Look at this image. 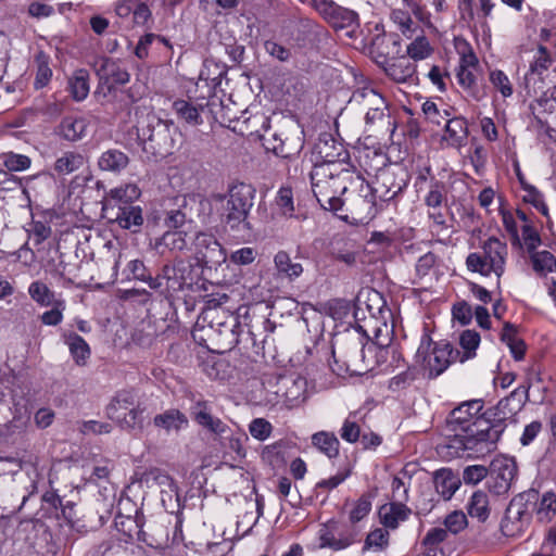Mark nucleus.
Masks as SVG:
<instances>
[{
	"mask_svg": "<svg viewBox=\"0 0 556 556\" xmlns=\"http://www.w3.org/2000/svg\"><path fill=\"white\" fill-rule=\"evenodd\" d=\"M446 422L455 432L446 446L455 450L457 455L460 451L488 454L495 448L503 433L501 425H493L484 417H472L463 403L450 413Z\"/></svg>",
	"mask_w": 556,
	"mask_h": 556,
	"instance_id": "f257e3e1",
	"label": "nucleus"
},
{
	"mask_svg": "<svg viewBox=\"0 0 556 556\" xmlns=\"http://www.w3.org/2000/svg\"><path fill=\"white\" fill-rule=\"evenodd\" d=\"M312 191L324 210L338 213L342 198L356 176L350 164H315L309 173Z\"/></svg>",
	"mask_w": 556,
	"mask_h": 556,
	"instance_id": "f03ea898",
	"label": "nucleus"
},
{
	"mask_svg": "<svg viewBox=\"0 0 556 556\" xmlns=\"http://www.w3.org/2000/svg\"><path fill=\"white\" fill-rule=\"evenodd\" d=\"M255 193L252 185L240 182L231 186L227 195H219L223 202L222 218L231 231L244 235L251 230L248 217L254 205Z\"/></svg>",
	"mask_w": 556,
	"mask_h": 556,
	"instance_id": "7ed1b4c3",
	"label": "nucleus"
},
{
	"mask_svg": "<svg viewBox=\"0 0 556 556\" xmlns=\"http://www.w3.org/2000/svg\"><path fill=\"white\" fill-rule=\"evenodd\" d=\"M177 132L174 123L162 119L154 113L142 116L137 124V136L148 157H164L174 148L173 135Z\"/></svg>",
	"mask_w": 556,
	"mask_h": 556,
	"instance_id": "20e7f679",
	"label": "nucleus"
},
{
	"mask_svg": "<svg viewBox=\"0 0 556 556\" xmlns=\"http://www.w3.org/2000/svg\"><path fill=\"white\" fill-rule=\"evenodd\" d=\"M352 186L358 187V190L342 198V210L334 214L354 225L367 224L378 211L376 195L371 186L359 176H356Z\"/></svg>",
	"mask_w": 556,
	"mask_h": 556,
	"instance_id": "39448f33",
	"label": "nucleus"
},
{
	"mask_svg": "<svg viewBox=\"0 0 556 556\" xmlns=\"http://www.w3.org/2000/svg\"><path fill=\"white\" fill-rule=\"evenodd\" d=\"M481 249L482 252H473L467 256V268L483 276H490L493 273L500 279L505 271L507 244L496 237H490L481 243Z\"/></svg>",
	"mask_w": 556,
	"mask_h": 556,
	"instance_id": "423d86ee",
	"label": "nucleus"
},
{
	"mask_svg": "<svg viewBox=\"0 0 556 556\" xmlns=\"http://www.w3.org/2000/svg\"><path fill=\"white\" fill-rule=\"evenodd\" d=\"M264 384L267 401L274 405L298 406L306 397V379L294 374L270 376Z\"/></svg>",
	"mask_w": 556,
	"mask_h": 556,
	"instance_id": "0eeeda50",
	"label": "nucleus"
},
{
	"mask_svg": "<svg viewBox=\"0 0 556 556\" xmlns=\"http://www.w3.org/2000/svg\"><path fill=\"white\" fill-rule=\"evenodd\" d=\"M430 338L424 337L416 353V362L428 372V378L440 376L459 357V351L454 350L448 342L437 343L431 352Z\"/></svg>",
	"mask_w": 556,
	"mask_h": 556,
	"instance_id": "6e6552de",
	"label": "nucleus"
},
{
	"mask_svg": "<svg viewBox=\"0 0 556 556\" xmlns=\"http://www.w3.org/2000/svg\"><path fill=\"white\" fill-rule=\"evenodd\" d=\"M531 519L530 504L525 494L515 496L506 508L501 531L507 538L520 535Z\"/></svg>",
	"mask_w": 556,
	"mask_h": 556,
	"instance_id": "1a4fd4ad",
	"label": "nucleus"
},
{
	"mask_svg": "<svg viewBox=\"0 0 556 556\" xmlns=\"http://www.w3.org/2000/svg\"><path fill=\"white\" fill-rule=\"evenodd\" d=\"M407 186V174L402 168L379 169L376 175L375 186L371 187L376 198L388 202L400 194Z\"/></svg>",
	"mask_w": 556,
	"mask_h": 556,
	"instance_id": "9d476101",
	"label": "nucleus"
},
{
	"mask_svg": "<svg viewBox=\"0 0 556 556\" xmlns=\"http://www.w3.org/2000/svg\"><path fill=\"white\" fill-rule=\"evenodd\" d=\"M518 467L515 458L508 456H497L490 464L489 488L495 494L508 492L513 481L517 476Z\"/></svg>",
	"mask_w": 556,
	"mask_h": 556,
	"instance_id": "9b49d317",
	"label": "nucleus"
},
{
	"mask_svg": "<svg viewBox=\"0 0 556 556\" xmlns=\"http://www.w3.org/2000/svg\"><path fill=\"white\" fill-rule=\"evenodd\" d=\"M166 293L172 294L190 288L194 282L193 265L181 257L162 267Z\"/></svg>",
	"mask_w": 556,
	"mask_h": 556,
	"instance_id": "f8f14e48",
	"label": "nucleus"
},
{
	"mask_svg": "<svg viewBox=\"0 0 556 556\" xmlns=\"http://www.w3.org/2000/svg\"><path fill=\"white\" fill-rule=\"evenodd\" d=\"M93 67L99 78V88L106 89L104 94L112 92L116 86L126 85L130 79L127 70L118 61L110 58L98 59Z\"/></svg>",
	"mask_w": 556,
	"mask_h": 556,
	"instance_id": "ddd939ff",
	"label": "nucleus"
},
{
	"mask_svg": "<svg viewBox=\"0 0 556 556\" xmlns=\"http://www.w3.org/2000/svg\"><path fill=\"white\" fill-rule=\"evenodd\" d=\"M193 245L197 265L201 267L214 268L226 261L224 249L213 235L199 233Z\"/></svg>",
	"mask_w": 556,
	"mask_h": 556,
	"instance_id": "4468645a",
	"label": "nucleus"
},
{
	"mask_svg": "<svg viewBox=\"0 0 556 556\" xmlns=\"http://www.w3.org/2000/svg\"><path fill=\"white\" fill-rule=\"evenodd\" d=\"M315 164H349V152L331 134L319 135L313 148Z\"/></svg>",
	"mask_w": 556,
	"mask_h": 556,
	"instance_id": "2eb2a0df",
	"label": "nucleus"
},
{
	"mask_svg": "<svg viewBox=\"0 0 556 556\" xmlns=\"http://www.w3.org/2000/svg\"><path fill=\"white\" fill-rule=\"evenodd\" d=\"M551 65L552 59L547 49L544 46H539L536 55L523 78L525 89L528 94L543 92L545 78Z\"/></svg>",
	"mask_w": 556,
	"mask_h": 556,
	"instance_id": "dca6fc26",
	"label": "nucleus"
},
{
	"mask_svg": "<svg viewBox=\"0 0 556 556\" xmlns=\"http://www.w3.org/2000/svg\"><path fill=\"white\" fill-rule=\"evenodd\" d=\"M364 344L362 340L356 337L348 338L345 341L339 343L337 349L332 350V356L334 362L341 361L342 366L337 370L332 368L333 372H338L342 369L350 372L357 371V365L363 361Z\"/></svg>",
	"mask_w": 556,
	"mask_h": 556,
	"instance_id": "f3484780",
	"label": "nucleus"
},
{
	"mask_svg": "<svg viewBox=\"0 0 556 556\" xmlns=\"http://www.w3.org/2000/svg\"><path fill=\"white\" fill-rule=\"evenodd\" d=\"M190 415L200 427L216 438H223L230 432L229 426L212 414V407L207 401L194 402L190 408Z\"/></svg>",
	"mask_w": 556,
	"mask_h": 556,
	"instance_id": "a211bd4d",
	"label": "nucleus"
},
{
	"mask_svg": "<svg viewBox=\"0 0 556 556\" xmlns=\"http://www.w3.org/2000/svg\"><path fill=\"white\" fill-rule=\"evenodd\" d=\"M402 40L399 34L383 33L375 36L370 46V54L372 60L380 67L387 62L392 61L402 53Z\"/></svg>",
	"mask_w": 556,
	"mask_h": 556,
	"instance_id": "6ab92c4d",
	"label": "nucleus"
},
{
	"mask_svg": "<svg viewBox=\"0 0 556 556\" xmlns=\"http://www.w3.org/2000/svg\"><path fill=\"white\" fill-rule=\"evenodd\" d=\"M25 543L26 556H55L58 553V545L47 530L38 531L33 527Z\"/></svg>",
	"mask_w": 556,
	"mask_h": 556,
	"instance_id": "aec40b11",
	"label": "nucleus"
},
{
	"mask_svg": "<svg viewBox=\"0 0 556 556\" xmlns=\"http://www.w3.org/2000/svg\"><path fill=\"white\" fill-rule=\"evenodd\" d=\"M529 389L530 386L519 387L497 403L495 407L497 422L495 425H501L504 428L503 421L516 415L523 407L529 397Z\"/></svg>",
	"mask_w": 556,
	"mask_h": 556,
	"instance_id": "412c9836",
	"label": "nucleus"
},
{
	"mask_svg": "<svg viewBox=\"0 0 556 556\" xmlns=\"http://www.w3.org/2000/svg\"><path fill=\"white\" fill-rule=\"evenodd\" d=\"M381 68L389 78L397 84L414 81L417 72L415 62L403 53L387 62Z\"/></svg>",
	"mask_w": 556,
	"mask_h": 556,
	"instance_id": "4be33fe9",
	"label": "nucleus"
},
{
	"mask_svg": "<svg viewBox=\"0 0 556 556\" xmlns=\"http://www.w3.org/2000/svg\"><path fill=\"white\" fill-rule=\"evenodd\" d=\"M190 239L187 230H168L156 242V249L161 255L179 257V254L190 250Z\"/></svg>",
	"mask_w": 556,
	"mask_h": 556,
	"instance_id": "5701e85b",
	"label": "nucleus"
},
{
	"mask_svg": "<svg viewBox=\"0 0 556 556\" xmlns=\"http://www.w3.org/2000/svg\"><path fill=\"white\" fill-rule=\"evenodd\" d=\"M350 103L364 113L388 104L383 96L370 86H364L354 90L350 98Z\"/></svg>",
	"mask_w": 556,
	"mask_h": 556,
	"instance_id": "b1692460",
	"label": "nucleus"
},
{
	"mask_svg": "<svg viewBox=\"0 0 556 556\" xmlns=\"http://www.w3.org/2000/svg\"><path fill=\"white\" fill-rule=\"evenodd\" d=\"M137 393L131 389H123L115 393L106 406V416L112 419H119V415L139 404Z\"/></svg>",
	"mask_w": 556,
	"mask_h": 556,
	"instance_id": "393cba45",
	"label": "nucleus"
},
{
	"mask_svg": "<svg viewBox=\"0 0 556 556\" xmlns=\"http://www.w3.org/2000/svg\"><path fill=\"white\" fill-rule=\"evenodd\" d=\"M88 123L83 117L66 116L56 128V134L64 140L75 142L85 137Z\"/></svg>",
	"mask_w": 556,
	"mask_h": 556,
	"instance_id": "a878e982",
	"label": "nucleus"
},
{
	"mask_svg": "<svg viewBox=\"0 0 556 556\" xmlns=\"http://www.w3.org/2000/svg\"><path fill=\"white\" fill-rule=\"evenodd\" d=\"M140 189L135 184L113 188L104 198L105 205L112 208L118 205H132L131 203L140 197Z\"/></svg>",
	"mask_w": 556,
	"mask_h": 556,
	"instance_id": "bb28decb",
	"label": "nucleus"
},
{
	"mask_svg": "<svg viewBox=\"0 0 556 556\" xmlns=\"http://www.w3.org/2000/svg\"><path fill=\"white\" fill-rule=\"evenodd\" d=\"M189 421L187 416L176 408H169L161 414H157L153 418V425L163 429L167 432L176 431L178 432L182 428L188 426Z\"/></svg>",
	"mask_w": 556,
	"mask_h": 556,
	"instance_id": "cd10ccee",
	"label": "nucleus"
},
{
	"mask_svg": "<svg viewBox=\"0 0 556 556\" xmlns=\"http://www.w3.org/2000/svg\"><path fill=\"white\" fill-rule=\"evenodd\" d=\"M445 135L443 139L447 141L451 147L459 148L464 146L468 138V125L462 117H450L445 124Z\"/></svg>",
	"mask_w": 556,
	"mask_h": 556,
	"instance_id": "c85d7f7f",
	"label": "nucleus"
},
{
	"mask_svg": "<svg viewBox=\"0 0 556 556\" xmlns=\"http://www.w3.org/2000/svg\"><path fill=\"white\" fill-rule=\"evenodd\" d=\"M433 482L437 492L445 500H450L460 485V480L451 469L442 468L434 472Z\"/></svg>",
	"mask_w": 556,
	"mask_h": 556,
	"instance_id": "c756f323",
	"label": "nucleus"
},
{
	"mask_svg": "<svg viewBox=\"0 0 556 556\" xmlns=\"http://www.w3.org/2000/svg\"><path fill=\"white\" fill-rule=\"evenodd\" d=\"M410 509L401 501L383 505L379 509V517L386 528L395 529L401 521L407 519Z\"/></svg>",
	"mask_w": 556,
	"mask_h": 556,
	"instance_id": "7c9ffc66",
	"label": "nucleus"
},
{
	"mask_svg": "<svg viewBox=\"0 0 556 556\" xmlns=\"http://www.w3.org/2000/svg\"><path fill=\"white\" fill-rule=\"evenodd\" d=\"M114 220L122 228L136 232L143 223L142 211L136 205H118Z\"/></svg>",
	"mask_w": 556,
	"mask_h": 556,
	"instance_id": "2f4dec72",
	"label": "nucleus"
},
{
	"mask_svg": "<svg viewBox=\"0 0 556 556\" xmlns=\"http://www.w3.org/2000/svg\"><path fill=\"white\" fill-rule=\"evenodd\" d=\"M239 328L240 324L235 316H230L228 320L218 325V329L215 330L217 340L225 350H231L239 343Z\"/></svg>",
	"mask_w": 556,
	"mask_h": 556,
	"instance_id": "473e14b6",
	"label": "nucleus"
},
{
	"mask_svg": "<svg viewBox=\"0 0 556 556\" xmlns=\"http://www.w3.org/2000/svg\"><path fill=\"white\" fill-rule=\"evenodd\" d=\"M98 164L102 170L119 173L128 166L129 157L121 150L110 149L101 154Z\"/></svg>",
	"mask_w": 556,
	"mask_h": 556,
	"instance_id": "72a5a7b5",
	"label": "nucleus"
},
{
	"mask_svg": "<svg viewBox=\"0 0 556 556\" xmlns=\"http://www.w3.org/2000/svg\"><path fill=\"white\" fill-rule=\"evenodd\" d=\"M467 511L470 517L477 518L480 522H485L490 516V503L486 493L476 491L469 498Z\"/></svg>",
	"mask_w": 556,
	"mask_h": 556,
	"instance_id": "f704fd0d",
	"label": "nucleus"
},
{
	"mask_svg": "<svg viewBox=\"0 0 556 556\" xmlns=\"http://www.w3.org/2000/svg\"><path fill=\"white\" fill-rule=\"evenodd\" d=\"M501 340L508 345L516 361H521L525 357L526 344L523 340L517 337V328L515 325L510 323L504 324Z\"/></svg>",
	"mask_w": 556,
	"mask_h": 556,
	"instance_id": "c9c22d12",
	"label": "nucleus"
},
{
	"mask_svg": "<svg viewBox=\"0 0 556 556\" xmlns=\"http://www.w3.org/2000/svg\"><path fill=\"white\" fill-rule=\"evenodd\" d=\"M275 268L280 276L294 280L303 273V266L300 263L292 262L286 251H279L274 257Z\"/></svg>",
	"mask_w": 556,
	"mask_h": 556,
	"instance_id": "e433bc0d",
	"label": "nucleus"
},
{
	"mask_svg": "<svg viewBox=\"0 0 556 556\" xmlns=\"http://www.w3.org/2000/svg\"><path fill=\"white\" fill-rule=\"evenodd\" d=\"M68 90L76 101H83L89 93V73L85 68L76 70L68 79Z\"/></svg>",
	"mask_w": 556,
	"mask_h": 556,
	"instance_id": "4c0bfd02",
	"label": "nucleus"
},
{
	"mask_svg": "<svg viewBox=\"0 0 556 556\" xmlns=\"http://www.w3.org/2000/svg\"><path fill=\"white\" fill-rule=\"evenodd\" d=\"M146 407L141 405V403L134 406L131 409L119 415V419H112L115 421L122 429L125 430H142L144 417L143 413Z\"/></svg>",
	"mask_w": 556,
	"mask_h": 556,
	"instance_id": "58836bf2",
	"label": "nucleus"
},
{
	"mask_svg": "<svg viewBox=\"0 0 556 556\" xmlns=\"http://www.w3.org/2000/svg\"><path fill=\"white\" fill-rule=\"evenodd\" d=\"M289 448L288 442L280 440L266 445L261 453L262 459L271 467H280L286 463V453Z\"/></svg>",
	"mask_w": 556,
	"mask_h": 556,
	"instance_id": "ea45409f",
	"label": "nucleus"
},
{
	"mask_svg": "<svg viewBox=\"0 0 556 556\" xmlns=\"http://www.w3.org/2000/svg\"><path fill=\"white\" fill-rule=\"evenodd\" d=\"M85 164V157L77 152L68 151L56 159L54 170L60 175H68L76 172Z\"/></svg>",
	"mask_w": 556,
	"mask_h": 556,
	"instance_id": "a19ab883",
	"label": "nucleus"
},
{
	"mask_svg": "<svg viewBox=\"0 0 556 556\" xmlns=\"http://www.w3.org/2000/svg\"><path fill=\"white\" fill-rule=\"evenodd\" d=\"M312 443L330 458L339 454L340 442L333 433L326 431L317 432L313 434Z\"/></svg>",
	"mask_w": 556,
	"mask_h": 556,
	"instance_id": "79ce46f5",
	"label": "nucleus"
},
{
	"mask_svg": "<svg viewBox=\"0 0 556 556\" xmlns=\"http://www.w3.org/2000/svg\"><path fill=\"white\" fill-rule=\"evenodd\" d=\"M477 64L478 59L473 53L463 55L459 70L457 73V78L459 85L464 89L471 88L475 85V83H477L476 75L470 70V67H475Z\"/></svg>",
	"mask_w": 556,
	"mask_h": 556,
	"instance_id": "37998d69",
	"label": "nucleus"
},
{
	"mask_svg": "<svg viewBox=\"0 0 556 556\" xmlns=\"http://www.w3.org/2000/svg\"><path fill=\"white\" fill-rule=\"evenodd\" d=\"M173 109L177 116L185 121L187 124L197 126L202 124V118L199 112V108L186 100H176L173 103Z\"/></svg>",
	"mask_w": 556,
	"mask_h": 556,
	"instance_id": "c03bdc74",
	"label": "nucleus"
},
{
	"mask_svg": "<svg viewBox=\"0 0 556 556\" xmlns=\"http://www.w3.org/2000/svg\"><path fill=\"white\" fill-rule=\"evenodd\" d=\"M365 123L367 126L371 128L377 129H383L390 130L391 126L393 125L391 121V115L389 112V105H382L376 110H371L367 113H365Z\"/></svg>",
	"mask_w": 556,
	"mask_h": 556,
	"instance_id": "a18cd8bd",
	"label": "nucleus"
},
{
	"mask_svg": "<svg viewBox=\"0 0 556 556\" xmlns=\"http://www.w3.org/2000/svg\"><path fill=\"white\" fill-rule=\"evenodd\" d=\"M65 341L77 364H84L90 356V349L87 342L77 333L71 332L65 337Z\"/></svg>",
	"mask_w": 556,
	"mask_h": 556,
	"instance_id": "49530a36",
	"label": "nucleus"
},
{
	"mask_svg": "<svg viewBox=\"0 0 556 556\" xmlns=\"http://www.w3.org/2000/svg\"><path fill=\"white\" fill-rule=\"evenodd\" d=\"M28 293L31 300L41 306H50L55 303L54 292L42 281H34L28 287Z\"/></svg>",
	"mask_w": 556,
	"mask_h": 556,
	"instance_id": "de8ad7c7",
	"label": "nucleus"
},
{
	"mask_svg": "<svg viewBox=\"0 0 556 556\" xmlns=\"http://www.w3.org/2000/svg\"><path fill=\"white\" fill-rule=\"evenodd\" d=\"M391 21L399 27L402 35L412 38L418 26L413 21L410 14L402 9H394L390 13Z\"/></svg>",
	"mask_w": 556,
	"mask_h": 556,
	"instance_id": "09e8293b",
	"label": "nucleus"
},
{
	"mask_svg": "<svg viewBox=\"0 0 556 556\" xmlns=\"http://www.w3.org/2000/svg\"><path fill=\"white\" fill-rule=\"evenodd\" d=\"M432 52V48L425 36H417L406 48V56L409 60L419 61L427 59Z\"/></svg>",
	"mask_w": 556,
	"mask_h": 556,
	"instance_id": "8fccbe9b",
	"label": "nucleus"
},
{
	"mask_svg": "<svg viewBox=\"0 0 556 556\" xmlns=\"http://www.w3.org/2000/svg\"><path fill=\"white\" fill-rule=\"evenodd\" d=\"M358 20V15L353 10L336 4L329 24L336 28L352 26Z\"/></svg>",
	"mask_w": 556,
	"mask_h": 556,
	"instance_id": "3c124183",
	"label": "nucleus"
},
{
	"mask_svg": "<svg viewBox=\"0 0 556 556\" xmlns=\"http://www.w3.org/2000/svg\"><path fill=\"white\" fill-rule=\"evenodd\" d=\"M556 515V494L546 492L542 495L536 509L538 519L541 522H549Z\"/></svg>",
	"mask_w": 556,
	"mask_h": 556,
	"instance_id": "603ef678",
	"label": "nucleus"
},
{
	"mask_svg": "<svg viewBox=\"0 0 556 556\" xmlns=\"http://www.w3.org/2000/svg\"><path fill=\"white\" fill-rule=\"evenodd\" d=\"M480 343V334L475 330H465L459 338V344L464 350L463 355L459 354V362L465 361L475 356V351Z\"/></svg>",
	"mask_w": 556,
	"mask_h": 556,
	"instance_id": "864d4df0",
	"label": "nucleus"
},
{
	"mask_svg": "<svg viewBox=\"0 0 556 556\" xmlns=\"http://www.w3.org/2000/svg\"><path fill=\"white\" fill-rule=\"evenodd\" d=\"M389 545V532L383 528H377L370 531L364 543V551L372 549L375 552H380L387 548Z\"/></svg>",
	"mask_w": 556,
	"mask_h": 556,
	"instance_id": "5fc2aeb1",
	"label": "nucleus"
},
{
	"mask_svg": "<svg viewBox=\"0 0 556 556\" xmlns=\"http://www.w3.org/2000/svg\"><path fill=\"white\" fill-rule=\"evenodd\" d=\"M533 269L539 274L556 271V258L549 251H540L531 255Z\"/></svg>",
	"mask_w": 556,
	"mask_h": 556,
	"instance_id": "6e6d98bb",
	"label": "nucleus"
},
{
	"mask_svg": "<svg viewBox=\"0 0 556 556\" xmlns=\"http://www.w3.org/2000/svg\"><path fill=\"white\" fill-rule=\"evenodd\" d=\"M422 112L427 119L438 126L444 125L445 122L451 117V113L447 109H439V106L432 101H426L422 104Z\"/></svg>",
	"mask_w": 556,
	"mask_h": 556,
	"instance_id": "4d7b16f0",
	"label": "nucleus"
},
{
	"mask_svg": "<svg viewBox=\"0 0 556 556\" xmlns=\"http://www.w3.org/2000/svg\"><path fill=\"white\" fill-rule=\"evenodd\" d=\"M447 539V530L443 528L430 529L422 539V548L443 552L441 544Z\"/></svg>",
	"mask_w": 556,
	"mask_h": 556,
	"instance_id": "13d9d810",
	"label": "nucleus"
},
{
	"mask_svg": "<svg viewBox=\"0 0 556 556\" xmlns=\"http://www.w3.org/2000/svg\"><path fill=\"white\" fill-rule=\"evenodd\" d=\"M3 165L11 172H22L29 168L31 161L27 155L17 153L3 154Z\"/></svg>",
	"mask_w": 556,
	"mask_h": 556,
	"instance_id": "bf43d9fd",
	"label": "nucleus"
},
{
	"mask_svg": "<svg viewBox=\"0 0 556 556\" xmlns=\"http://www.w3.org/2000/svg\"><path fill=\"white\" fill-rule=\"evenodd\" d=\"M489 78L494 88L497 89L504 98H508L513 94L511 83L503 71H492Z\"/></svg>",
	"mask_w": 556,
	"mask_h": 556,
	"instance_id": "052dcab7",
	"label": "nucleus"
},
{
	"mask_svg": "<svg viewBox=\"0 0 556 556\" xmlns=\"http://www.w3.org/2000/svg\"><path fill=\"white\" fill-rule=\"evenodd\" d=\"M371 510L370 495L363 494L355 503L350 511V521L356 523L365 518Z\"/></svg>",
	"mask_w": 556,
	"mask_h": 556,
	"instance_id": "680f3d73",
	"label": "nucleus"
},
{
	"mask_svg": "<svg viewBox=\"0 0 556 556\" xmlns=\"http://www.w3.org/2000/svg\"><path fill=\"white\" fill-rule=\"evenodd\" d=\"M249 431L254 439L264 441L271 434L273 426L264 418H255L250 422Z\"/></svg>",
	"mask_w": 556,
	"mask_h": 556,
	"instance_id": "e2e57ef3",
	"label": "nucleus"
},
{
	"mask_svg": "<svg viewBox=\"0 0 556 556\" xmlns=\"http://www.w3.org/2000/svg\"><path fill=\"white\" fill-rule=\"evenodd\" d=\"M468 525L466 515L462 510H455L445 517L444 526L445 530L453 534H457L463 531Z\"/></svg>",
	"mask_w": 556,
	"mask_h": 556,
	"instance_id": "0e129e2a",
	"label": "nucleus"
},
{
	"mask_svg": "<svg viewBox=\"0 0 556 556\" xmlns=\"http://www.w3.org/2000/svg\"><path fill=\"white\" fill-rule=\"evenodd\" d=\"M438 264V256L432 252L421 255L416 263V274L419 278H425L434 270Z\"/></svg>",
	"mask_w": 556,
	"mask_h": 556,
	"instance_id": "69168bd1",
	"label": "nucleus"
},
{
	"mask_svg": "<svg viewBox=\"0 0 556 556\" xmlns=\"http://www.w3.org/2000/svg\"><path fill=\"white\" fill-rule=\"evenodd\" d=\"M489 473V469L482 465L468 466L463 471V480L466 484H477Z\"/></svg>",
	"mask_w": 556,
	"mask_h": 556,
	"instance_id": "338daca9",
	"label": "nucleus"
},
{
	"mask_svg": "<svg viewBox=\"0 0 556 556\" xmlns=\"http://www.w3.org/2000/svg\"><path fill=\"white\" fill-rule=\"evenodd\" d=\"M54 307L41 315V321L48 326H56L63 319L64 301L58 300L53 303Z\"/></svg>",
	"mask_w": 556,
	"mask_h": 556,
	"instance_id": "774afa93",
	"label": "nucleus"
}]
</instances>
